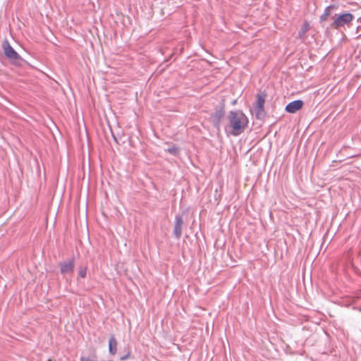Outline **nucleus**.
I'll list each match as a JSON object with an SVG mask.
<instances>
[{
    "instance_id": "obj_9",
    "label": "nucleus",
    "mask_w": 361,
    "mask_h": 361,
    "mask_svg": "<svg viewBox=\"0 0 361 361\" xmlns=\"http://www.w3.org/2000/svg\"><path fill=\"white\" fill-rule=\"evenodd\" d=\"M338 8V5L331 4L326 7L323 14L319 17L320 23H324L327 18L332 14V13L337 10Z\"/></svg>"
},
{
    "instance_id": "obj_2",
    "label": "nucleus",
    "mask_w": 361,
    "mask_h": 361,
    "mask_svg": "<svg viewBox=\"0 0 361 361\" xmlns=\"http://www.w3.org/2000/svg\"><path fill=\"white\" fill-rule=\"evenodd\" d=\"M332 23L327 27V29L338 30L345 26L350 27L355 19V16L348 12L335 14L332 16Z\"/></svg>"
},
{
    "instance_id": "obj_8",
    "label": "nucleus",
    "mask_w": 361,
    "mask_h": 361,
    "mask_svg": "<svg viewBox=\"0 0 361 361\" xmlns=\"http://www.w3.org/2000/svg\"><path fill=\"white\" fill-rule=\"evenodd\" d=\"M303 104L304 102L302 100H295L293 102L288 103L286 105L285 110L288 113L294 114L297 112L298 110L301 109L302 108Z\"/></svg>"
},
{
    "instance_id": "obj_10",
    "label": "nucleus",
    "mask_w": 361,
    "mask_h": 361,
    "mask_svg": "<svg viewBox=\"0 0 361 361\" xmlns=\"http://www.w3.org/2000/svg\"><path fill=\"white\" fill-rule=\"evenodd\" d=\"M109 352L111 355H114L117 353V341L114 335H111L109 340Z\"/></svg>"
},
{
    "instance_id": "obj_13",
    "label": "nucleus",
    "mask_w": 361,
    "mask_h": 361,
    "mask_svg": "<svg viewBox=\"0 0 361 361\" xmlns=\"http://www.w3.org/2000/svg\"><path fill=\"white\" fill-rule=\"evenodd\" d=\"M167 151L170 154L176 155L178 153V147L173 146V147H171L169 148Z\"/></svg>"
},
{
    "instance_id": "obj_14",
    "label": "nucleus",
    "mask_w": 361,
    "mask_h": 361,
    "mask_svg": "<svg viewBox=\"0 0 361 361\" xmlns=\"http://www.w3.org/2000/svg\"><path fill=\"white\" fill-rule=\"evenodd\" d=\"M130 353L128 352L126 355H125L121 357V360L123 361V360H127L130 357Z\"/></svg>"
},
{
    "instance_id": "obj_7",
    "label": "nucleus",
    "mask_w": 361,
    "mask_h": 361,
    "mask_svg": "<svg viewBox=\"0 0 361 361\" xmlns=\"http://www.w3.org/2000/svg\"><path fill=\"white\" fill-rule=\"evenodd\" d=\"M184 226V221L183 219V216L181 215H176L175 216L174 221V228H173V235L177 239L179 240L182 235V231Z\"/></svg>"
},
{
    "instance_id": "obj_4",
    "label": "nucleus",
    "mask_w": 361,
    "mask_h": 361,
    "mask_svg": "<svg viewBox=\"0 0 361 361\" xmlns=\"http://www.w3.org/2000/svg\"><path fill=\"white\" fill-rule=\"evenodd\" d=\"M267 94L265 92H261L256 96V101L253 104V109L255 114V117L258 120H264L267 116L264 109Z\"/></svg>"
},
{
    "instance_id": "obj_12",
    "label": "nucleus",
    "mask_w": 361,
    "mask_h": 361,
    "mask_svg": "<svg viewBox=\"0 0 361 361\" xmlns=\"http://www.w3.org/2000/svg\"><path fill=\"white\" fill-rule=\"evenodd\" d=\"M87 267H80L78 271V276L81 278H85L87 275Z\"/></svg>"
},
{
    "instance_id": "obj_11",
    "label": "nucleus",
    "mask_w": 361,
    "mask_h": 361,
    "mask_svg": "<svg viewBox=\"0 0 361 361\" xmlns=\"http://www.w3.org/2000/svg\"><path fill=\"white\" fill-rule=\"evenodd\" d=\"M310 30V24L307 21H305L298 32V37L300 39L305 38L306 32Z\"/></svg>"
},
{
    "instance_id": "obj_6",
    "label": "nucleus",
    "mask_w": 361,
    "mask_h": 361,
    "mask_svg": "<svg viewBox=\"0 0 361 361\" xmlns=\"http://www.w3.org/2000/svg\"><path fill=\"white\" fill-rule=\"evenodd\" d=\"M75 257H72L71 259L60 262L59 267L60 272L62 275H71L74 271L75 268Z\"/></svg>"
},
{
    "instance_id": "obj_1",
    "label": "nucleus",
    "mask_w": 361,
    "mask_h": 361,
    "mask_svg": "<svg viewBox=\"0 0 361 361\" xmlns=\"http://www.w3.org/2000/svg\"><path fill=\"white\" fill-rule=\"evenodd\" d=\"M228 120L229 126L232 128L231 134L237 136L241 134L247 126L248 118L242 111H231Z\"/></svg>"
},
{
    "instance_id": "obj_5",
    "label": "nucleus",
    "mask_w": 361,
    "mask_h": 361,
    "mask_svg": "<svg viewBox=\"0 0 361 361\" xmlns=\"http://www.w3.org/2000/svg\"><path fill=\"white\" fill-rule=\"evenodd\" d=\"M225 116V104L222 101L220 104L219 109H215L214 112L211 114V120L214 127L220 131L221 121Z\"/></svg>"
},
{
    "instance_id": "obj_3",
    "label": "nucleus",
    "mask_w": 361,
    "mask_h": 361,
    "mask_svg": "<svg viewBox=\"0 0 361 361\" xmlns=\"http://www.w3.org/2000/svg\"><path fill=\"white\" fill-rule=\"evenodd\" d=\"M2 49L5 56L11 64L18 67L23 66L25 62L24 59L11 46L8 39H6L3 41Z\"/></svg>"
}]
</instances>
